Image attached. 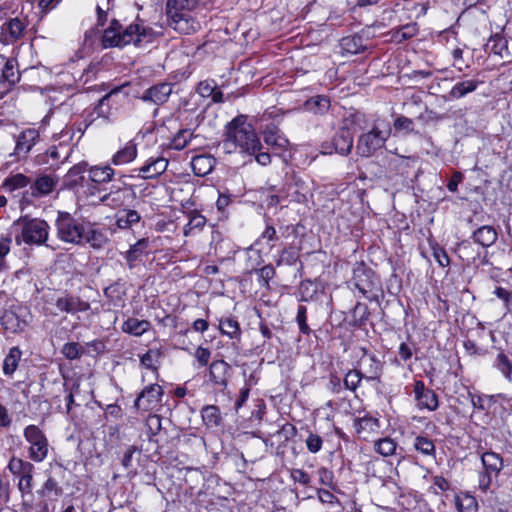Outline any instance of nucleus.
<instances>
[{"label": "nucleus", "mask_w": 512, "mask_h": 512, "mask_svg": "<svg viewBox=\"0 0 512 512\" xmlns=\"http://www.w3.org/2000/svg\"><path fill=\"white\" fill-rule=\"evenodd\" d=\"M219 147L226 154L235 152L255 154L262 147L254 127L247 121V116L239 115L225 126L224 139Z\"/></svg>", "instance_id": "obj_1"}, {"label": "nucleus", "mask_w": 512, "mask_h": 512, "mask_svg": "<svg viewBox=\"0 0 512 512\" xmlns=\"http://www.w3.org/2000/svg\"><path fill=\"white\" fill-rule=\"evenodd\" d=\"M155 32L152 28L143 24L133 23L126 27L116 19H113L107 29L104 30L102 43L105 48L124 47L129 44L141 46L153 41Z\"/></svg>", "instance_id": "obj_2"}, {"label": "nucleus", "mask_w": 512, "mask_h": 512, "mask_svg": "<svg viewBox=\"0 0 512 512\" xmlns=\"http://www.w3.org/2000/svg\"><path fill=\"white\" fill-rule=\"evenodd\" d=\"M13 228L16 231L15 241L18 245L21 243L43 245L46 243L50 231V226L45 220L27 216L14 221Z\"/></svg>", "instance_id": "obj_3"}, {"label": "nucleus", "mask_w": 512, "mask_h": 512, "mask_svg": "<svg viewBox=\"0 0 512 512\" xmlns=\"http://www.w3.org/2000/svg\"><path fill=\"white\" fill-rule=\"evenodd\" d=\"M86 224V221L75 218L69 212L58 211L55 219L57 237L65 243L80 245L84 241Z\"/></svg>", "instance_id": "obj_4"}, {"label": "nucleus", "mask_w": 512, "mask_h": 512, "mask_svg": "<svg viewBox=\"0 0 512 512\" xmlns=\"http://www.w3.org/2000/svg\"><path fill=\"white\" fill-rule=\"evenodd\" d=\"M391 133L388 123H375L370 131L359 136L356 151L361 157H371L383 148Z\"/></svg>", "instance_id": "obj_5"}, {"label": "nucleus", "mask_w": 512, "mask_h": 512, "mask_svg": "<svg viewBox=\"0 0 512 512\" xmlns=\"http://www.w3.org/2000/svg\"><path fill=\"white\" fill-rule=\"evenodd\" d=\"M23 436L29 444V458L37 463L44 461L49 451V442L44 432L31 424L24 428Z\"/></svg>", "instance_id": "obj_6"}, {"label": "nucleus", "mask_w": 512, "mask_h": 512, "mask_svg": "<svg viewBox=\"0 0 512 512\" xmlns=\"http://www.w3.org/2000/svg\"><path fill=\"white\" fill-rule=\"evenodd\" d=\"M483 471L479 472L478 488L482 492H487L492 485L493 479H496L504 467L502 457L493 452L486 451L481 455Z\"/></svg>", "instance_id": "obj_7"}, {"label": "nucleus", "mask_w": 512, "mask_h": 512, "mask_svg": "<svg viewBox=\"0 0 512 512\" xmlns=\"http://www.w3.org/2000/svg\"><path fill=\"white\" fill-rule=\"evenodd\" d=\"M15 147L9 154L14 162L26 160L32 149L41 141L40 131L26 128L14 136Z\"/></svg>", "instance_id": "obj_8"}, {"label": "nucleus", "mask_w": 512, "mask_h": 512, "mask_svg": "<svg viewBox=\"0 0 512 512\" xmlns=\"http://www.w3.org/2000/svg\"><path fill=\"white\" fill-rule=\"evenodd\" d=\"M7 467L13 475L19 477L18 489L22 498L26 495L32 496L34 465L29 461L12 457Z\"/></svg>", "instance_id": "obj_9"}, {"label": "nucleus", "mask_w": 512, "mask_h": 512, "mask_svg": "<svg viewBox=\"0 0 512 512\" xmlns=\"http://www.w3.org/2000/svg\"><path fill=\"white\" fill-rule=\"evenodd\" d=\"M352 283L365 298L372 300L375 297L373 291L378 280L374 272L363 262L357 263L353 269Z\"/></svg>", "instance_id": "obj_10"}, {"label": "nucleus", "mask_w": 512, "mask_h": 512, "mask_svg": "<svg viewBox=\"0 0 512 512\" xmlns=\"http://www.w3.org/2000/svg\"><path fill=\"white\" fill-rule=\"evenodd\" d=\"M136 198V192L131 185L113 184L109 192L99 197V203L111 208H119L129 205Z\"/></svg>", "instance_id": "obj_11"}, {"label": "nucleus", "mask_w": 512, "mask_h": 512, "mask_svg": "<svg viewBox=\"0 0 512 512\" xmlns=\"http://www.w3.org/2000/svg\"><path fill=\"white\" fill-rule=\"evenodd\" d=\"M24 308L14 302L6 303L0 315V323L3 329L9 333L22 332L27 323L24 319Z\"/></svg>", "instance_id": "obj_12"}, {"label": "nucleus", "mask_w": 512, "mask_h": 512, "mask_svg": "<svg viewBox=\"0 0 512 512\" xmlns=\"http://www.w3.org/2000/svg\"><path fill=\"white\" fill-rule=\"evenodd\" d=\"M353 138V133L348 127H341L334 134L331 141L324 142L321 145V152L327 155L338 153L346 156L353 147Z\"/></svg>", "instance_id": "obj_13"}, {"label": "nucleus", "mask_w": 512, "mask_h": 512, "mask_svg": "<svg viewBox=\"0 0 512 512\" xmlns=\"http://www.w3.org/2000/svg\"><path fill=\"white\" fill-rule=\"evenodd\" d=\"M163 394L164 391L160 385H147L135 399L134 407L145 412L154 410L161 404Z\"/></svg>", "instance_id": "obj_14"}, {"label": "nucleus", "mask_w": 512, "mask_h": 512, "mask_svg": "<svg viewBox=\"0 0 512 512\" xmlns=\"http://www.w3.org/2000/svg\"><path fill=\"white\" fill-rule=\"evenodd\" d=\"M175 83L158 82L146 90L139 97L145 103H152L156 106L164 105L168 102L174 91Z\"/></svg>", "instance_id": "obj_15"}, {"label": "nucleus", "mask_w": 512, "mask_h": 512, "mask_svg": "<svg viewBox=\"0 0 512 512\" xmlns=\"http://www.w3.org/2000/svg\"><path fill=\"white\" fill-rule=\"evenodd\" d=\"M414 394L416 405L419 409H427L434 411L438 407V397L436 393L425 387V384L421 380H417L414 383Z\"/></svg>", "instance_id": "obj_16"}, {"label": "nucleus", "mask_w": 512, "mask_h": 512, "mask_svg": "<svg viewBox=\"0 0 512 512\" xmlns=\"http://www.w3.org/2000/svg\"><path fill=\"white\" fill-rule=\"evenodd\" d=\"M57 184L55 177L51 175H41L34 183H30V187L23 193V199L29 200V198H39L50 194Z\"/></svg>", "instance_id": "obj_17"}, {"label": "nucleus", "mask_w": 512, "mask_h": 512, "mask_svg": "<svg viewBox=\"0 0 512 512\" xmlns=\"http://www.w3.org/2000/svg\"><path fill=\"white\" fill-rule=\"evenodd\" d=\"M230 371V365L224 360H215L209 367V381L223 391L227 387Z\"/></svg>", "instance_id": "obj_18"}, {"label": "nucleus", "mask_w": 512, "mask_h": 512, "mask_svg": "<svg viewBox=\"0 0 512 512\" xmlns=\"http://www.w3.org/2000/svg\"><path fill=\"white\" fill-rule=\"evenodd\" d=\"M25 26L18 18H12L1 26L0 41L4 45L13 44L23 36Z\"/></svg>", "instance_id": "obj_19"}, {"label": "nucleus", "mask_w": 512, "mask_h": 512, "mask_svg": "<svg viewBox=\"0 0 512 512\" xmlns=\"http://www.w3.org/2000/svg\"><path fill=\"white\" fill-rule=\"evenodd\" d=\"M55 306L61 312L76 314L78 312H85L90 309V304L82 300L78 296L64 295L57 298Z\"/></svg>", "instance_id": "obj_20"}, {"label": "nucleus", "mask_w": 512, "mask_h": 512, "mask_svg": "<svg viewBox=\"0 0 512 512\" xmlns=\"http://www.w3.org/2000/svg\"><path fill=\"white\" fill-rule=\"evenodd\" d=\"M264 142L279 152L285 151L289 146V140L281 130L273 123L266 125L263 130Z\"/></svg>", "instance_id": "obj_21"}, {"label": "nucleus", "mask_w": 512, "mask_h": 512, "mask_svg": "<svg viewBox=\"0 0 512 512\" xmlns=\"http://www.w3.org/2000/svg\"><path fill=\"white\" fill-rule=\"evenodd\" d=\"M66 474L65 468L61 464H57L52 470V475L48 476L43 485L44 493L58 497L62 495L63 489L60 486V480L64 479Z\"/></svg>", "instance_id": "obj_22"}, {"label": "nucleus", "mask_w": 512, "mask_h": 512, "mask_svg": "<svg viewBox=\"0 0 512 512\" xmlns=\"http://www.w3.org/2000/svg\"><path fill=\"white\" fill-rule=\"evenodd\" d=\"M20 81V72L17 61L13 58H6V65L1 70L0 83L9 90Z\"/></svg>", "instance_id": "obj_23"}, {"label": "nucleus", "mask_w": 512, "mask_h": 512, "mask_svg": "<svg viewBox=\"0 0 512 512\" xmlns=\"http://www.w3.org/2000/svg\"><path fill=\"white\" fill-rule=\"evenodd\" d=\"M168 166V161L163 157L150 159L145 165L139 168L138 176L144 179L155 178L165 172Z\"/></svg>", "instance_id": "obj_24"}, {"label": "nucleus", "mask_w": 512, "mask_h": 512, "mask_svg": "<svg viewBox=\"0 0 512 512\" xmlns=\"http://www.w3.org/2000/svg\"><path fill=\"white\" fill-rule=\"evenodd\" d=\"M137 157V145L134 141H128L125 146L118 150L111 158V163L120 166L132 162Z\"/></svg>", "instance_id": "obj_25"}, {"label": "nucleus", "mask_w": 512, "mask_h": 512, "mask_svg": "<svg viewBox=\"0 0 512 512\" xmlns=\"http://www.w3.org/2000/svg\"><path fill=\"white\" fill-rule=\"evenodd\" d=\"M379 420L365 415L354 420V428L360 438L366 439L368 434L379 429Z\"/></svg>", "instance_id": "obj_26"}, {"label": "nucleus", "mask_w": 512, "mask_h": 512, "mask_svg": "<svg viewBox=\"0 0 512 512\" xmlns=\"http://www.w3.org/2000/svg\"><path fill=\"white\" fill-rule=\"evenodd\" d=\"M360 365L364 367L365 373L364 377L367 380H375L377 379L382 371V364L376 358L375 355L372 354H364L360 360Z\"/></svg>", "instance_id": "obj_27"}, {"label": "nucleus", "mask_w": 512, "mask_h": 512, "mask_svg": "<svg viewBox=\"0 0 512 512\" xmlns=\"http://www.w3.org/2000/svg\"><path fill=\"white\" fill-rule=\"evenodd\" d=\"M472 238L475 243L487 248L497 241L498 234L492 226L485 225L474 231Z\"/></svg>", "instance_id": "obj_28"}, {"label": "nucleus", "mask_w": 512, "mask_h": 512, "mask_svg": "<svg viewBox=\"0 0 512 512\" xmlns=\"http://www.w3.org/2000/svg\"><path fill=\"white\" fill-rule=\"evenodd\" d=\"M88 171L89 180L95 184L108 183L113 179L115 171L109 165L92 166Z\"/></svg>", "instance_id": "obj_29"}, {"label": "nucleus", "mask_w": 512, "mask_h": 512, "mask_svg": "<svg viewBox=\"0 0 512 512\" xmlns=\"http://www.w3.org/2000/svg\"><path fill=\"white\" fill-rule=\"evenodd\" d=\"M105 297L114 307H123L125 303V288L120 282H115L104 290Z\"/></svg>", "instance_id": "obj_30"}, {"label": "nucleus", "mask_w": 512, "mask_h": 512, "mask_svg": "<svg viewBox=\"0 0 512 512\" xmlns=\"http://www.w3.org/2000/svg\"><path fill=\"white\" fill-rule=\"evenodd\" d=\"M151 327V323L148 320H139L137 318L130 317L122 324V331L124 333L141 336L146 333Z\"/></svg>", "instance_id": "obj_31"}, {"label": "nucleus", "mask_w": 512, "mask_h": 512, "mask_svg": "<svg viewBox=\"0 0 512 512\" xmlns=\"http://www.w3.org/2000/svg\"><path fill=\"white\" fill-rule=\"evenodd\" d=\"M215 159L208 155H197L192 158L191 167L195 175L205 176L209 174L214 166Z\"/></svg>", "instance_id": "obj_32"}, {"label": "nucleus", "mask_w": 512, "mask_h": 512, "mask_svg": "<svg viewBox=\"0 0 512 512\" xmlns=\"http://www.w3.org/2000/svg\"><path fill=\"white\" fill-rule=\"evenodd\" d=\"M485 51L503 58L504 56L508 55L507 40L498 33L494 34L488 39L485 45Z\"/></svg>", "instance_id": "obj_33"}, {"label": "nucleus", "mask_w": 512, "mask_h": 512, "mask_svg": "<svg viewBox=\"0 0 512 512\" xmlns=\"http://www.w3.org/2000/svg\"><path fill=\"white\" fill-rule=\"evenodd\" d=\"M116 226L119 229H129L141 220V216L136 210L123 209L116 213Z\"/></svg>", "instance_id": "obj_34"}, {"label": "nucleus", "mask_w": 512, "mask_h": 512, "mask_svg": "<svg viewBox=\"0 0 512 512\" xmlns=\"http://www.w3.org/2000/svg\"><path fill=\"white\" fill-rule=\"evenodd\" d=\"M118 95V90L114 89L109 93L105 94L99 101L98 104L94 108V113L97 114L98 117L109 119L112 115V101L115 96Z\"/></svg>", "instance_id": "obj_35"}, {"label": "nucleus", "mask_w": 512, "mask_h": 512, "mask_svg": "<svg viewBox=\"0 0 512 512\" xmlns=\"http://www.w3.org/2000/svg\"><path fill=\"white\" fill-rule=\"evenodd\" d=\"M203 423L208 428H216L222 424V416L220 410L215 405L204 406L201 410Z\"/></svg>", "instance_id": "obj_36"}, {"label": "nucleus", "mask_w": 512, "mask_h": 512, "mask_svg": "<svg viewBox=\"0 0 512 512\" xmlns=\"http://www.w3.org/2000/svg\"><path fill=\"white\" fill-rule=\"evenodd\" d=\"M481 82L478 80H465L456 83L449 92L451 99H460L474 92Z\"/></svg>", "instance_id": "obj_37"}, {"label": "nucleus", "mask_w": 512, "mask_h": 512, "mask_svg": "<svg viewBox=\"0 0 512 512\" xmlns=\"http://www.w3.org/2000/svg\"><path fill=\"white\" fill-rule=\"evenodd\" d=\"M149 244L148 239L142 238L138 240L135 244L131 245L129 250L125 253V259L127 261L129 269H133L135 267V263L140 257L141 254L147 249Z\"/></svg>", "instance_id": "obj_38"}, {"label": "nucleus", "mask_w": 512, "mask_h": 512, "mask_svg": "<svg viewBox=\"0 0 512 512\" xmlns=\"http://www.w3.org/2000/svg\"><path fill=\"white\" fill-rule=\"evenodd\" d=\"M330 108V100L327 96L317 95L305 102V109L314 114H324Z\"/></svg>", "instance_id": "obj_39"}, {"label": "nucleus", "mask_w": 512, "mask_h": 512, "mask_svg": "<svg viewBox=\"0 0 512 512\" xmlns=\"http://www.w3.org/2000/svg\"><path fill=\"white\" fill-rule=\"evenodd\" d=\"M414 449L424 456L435 457L436 448L432 439L425 435H417L413 442Z\"/></svg>", "instance_id": "obj_40"}, {"label": "nucleus", "mask_w": 512, "mask_h": 512, "mask_svg": "<svg viewBox=\"0 0 512 512\" xmlns=\"http://www.w3.org/2000/svg\"><path fill=\"white\" fill-rule=\"evenodd\" d=\"M22 352L19 347H12L3 361V373L7 376H12L16 371Z\"/></svg>", "instance_id": "obj_41"}, {"label": "nucleus", "mask_w": 512, "mask_h": 512, "mask_svg": "<svg viewBox=\"0 0 512 512\" xmlns=\"http://www.w3.org/2000/svg\"><path fill=\"white\" fill-rule=\"evenodd\" d=\"M28 185H30V178L22 173L12 174L2 182V187L9 192L25 188Z\"/></svg>", "instance_id": "obj_42"}, {"label": "nucleus", "mask_w": 512, "mask_h": 512, "mask_svg": "<svg viewBox=\"0 0 512 512\" xmlns=\"http://www.w3.org/2000/svg\"><path fill=\"white\" fill-rule=\"evenodd\" d=\"M83 242L90 244L93 248L99 249L105 245L107 239L101 231L93 229L92 225L87 222Z\"/></svg>", "instance_id": "obj_43"}, {"label": "nucleus", "mask_w": 512, "mask_h": 512, "mask_svg": "<svg viewBox=\"0 0 512 512\" xmlns=\"http://www.w3.org/2000/svg\"><path fill=\"white\" fill-rule=\"evenodd\" d=\"M88 169V164L86 162H80L71 167L67 173V182L70 187H74L82 184L84 181V173Z\"/></svg>", "instance_id": "obj_44"}, {"label": "nucleus", "mask_w": 512, "mask_h": 512, "mask_svg": "<svg viewBox=\"0 0 512 512\" xmlns=\"http://www.w3.org/2000/svg\"><path fill=\"white\" fill-rule=\"evenodd\" d=\"M219 329L222 334L229 336L231 339H239L241 334L239 323L233 318L221 319Z\"/></svg>", "instance_id": "obj_45"}, {"label": "nucleus", "mask_w": 512, "mask_h": 512, "mask_svg": "<svg viewBox=\"0 0 512 512\" xmlns=\"http://www.w3.org/2000/svg\"><path fill=\"white\" fill-rule=\"evenodd\" d=\"M342 48L351 54H358L364 50L363 39L358 35L344 37L341 40Z\"/></svg>", "instance_id": "obj_46"}, {"label": "nucleus", "mask_w": 512, "mask_h": 512, "mask_svg": "<svg viewBox=\"0 0 512 512\" xmlns=\"http://www.w3.org/2000/svg\"><path fill=\"white\" fill-rule=\"evenodd\" d=\"M456 508L459 512H477L478 503L475 497L465 494L456 497Z\"/></svg>", "instance_id": "obj_47"}, {"label": "nucleus", "mask_w": 512, "mask_h": 512, "mask_svg": "<svg viewBox=\"0 0 512 512\" xmlns=\"http://www.w3.org/2000/svg\"><path fill=\"white\" fill-rule=\"evenodd\" d=\"M374 447L379 454L387 457L395 454L397 443L393 439L385 437L376 441Z\"/></svg>", "instance_id": "obj_48"}, {"label": "nucleus", "mask_w": 512, "mask_h": 512, "mask_svg": "<svg viewBox=\"0 0 512 512\" xmlns=\"http://www.w3.org/2000/svg\"><path fill=\"white\" fill-rule=\"evenodd\" d=\"M161 353L159 350L150 349L144 355L141 356L140 362L147 369L157 371L160 364Z\"/></svg>", "instance_id": "obj_49"}, {"label": "nucleus", "mask_w": 512, "mask_h": 512, "mask_svg": "<svg viewBox=\"0 0 512 512\" xmlns=\"http://www.w3.org/2000/svg\"><path fill=\"white\" fill-rule=\"evenodd\" d=\"M418 33V26L416 23H409L398 30H396L393 34V38L397 42H403L414 37Z\"/></svg>", "instance_id": "obj_50"}, {"label": "nucleus", "mask_w": 512, "mask_h": 512, "mask_svg": "<svg viewBox=\"0 0 512 512\" xmlns=\"http://www.w3.org/2000/svg\"><path fill=\"white\" fill-rule=\"evenodd\" d=\"M363 378H365L364 374L360 370L352 369L344 377V386L346 389L354 392L359 387Z\"/></svg>", "instance_id": "obj_51"}, {"label": "nucleus", "mask_w": 512, "mask_h": 512, "mask_svg": "<svg viewBox=\"0 0 512 512\" xmlns=\"http://www.w3.org/2000/svg\"><path fill=\"white\" fill-rule=\"evenodd\" d=\"M193 133L189 129L180 130L171 141V148L176 150L184 149L191 141Z\"/></svg>", "instance_id": "obj_52"}, {"label": "nucleus", "mask_w": 512, "mask_h": 512, "mask_svg": "<svg viewBox=\"0 0 512 512\" xmlns=\"http://www.w3.org/2000/svg\"><path fill=\"white\" fill-rule=\"evenodd\" d=\"M495 367L508 381L512 380V363L504 353L497 355Z\"/></svg>", "instance_id": "obj_53"}, {"label": "nucleus", "mask_w": 512, "mask_h": 512, "mask_svg": "<svg viewBox=\"0 0 512 512\" xmlns=\"http://www.w3.org/2000/svg\"><path fill=\"white\" fill-rule=\"evenodd\" d=\"M369 310L366 304L358 302L352 312V317L354 324L357 326H362L366 323L369 318Z\"/></svg>", "instance_id": "obj_54"}, {"label": "nucleus", "mask_w": 512, "mask_h": 512, "mask_svg": "<svg viewBox=\"0 0 512 512\" xmlns=\"http://www.w3.org/2000/svg\"><path fill=\"white\" fill-rule=\"evenodd\" d=\"M206 224V218L200 213L193 211L189 214V222L184 228V234L187 236L193 229H201Z\"/></svg>", "instance_id": "obj_55"}, {"label": "nucleus", "mask_w": 512, "mask_h": 512, "mask_svg": "<svg viewBox=\"0 0 512 512\" xmlns=\"http://www.w3.org/2000/svg\"><path fill=\"white\" fill-rule=\"evenodd\" d=\"M12 243V235L10 233L1 235L0 238V272L6 268L5 257L10 252V246Z\"/></svg>", "instance_id": "obj_56"}, {"label": "nucleus", "mask_w": 512, "mask_h": 512, "mask_svg": "<svg viewBox=\"0 0 512 512\" xmlns=\"http://www.w3.org/2000/svg\"><path fill=\"white\" fill-rule=\"evenodd\" d=\"M145 425L147 427V435L151 440L153 436L157 435L161 430L160 416L153 414L149 415L146 419Z\"/></svg>", "instance_id": "obj_57"}, {"label": "nucleus", "mask_w": 512, "mask_h": 512, "mask_svg": "<svg viewBox=\"0 0 512 512\" xmlns=\"http://www.w3.org/2000/svg\"><path fill=\"white\" fill-rule=\"evenodd\" d=\"M417 162V159L415 157H403L400 156L397 159L394 160V167L395 169L402 175L408 173V169L413 167L415 163Z\"/></svg>", "instance_id": "obj_58"}, {"label": "nucleus", "mask_w": 512, "mask_h": 512, "mask_svg": "<svg viewBox=\"0 0 512 512\" xmlns=\"http://www.w3.org/2000/svg\"><path fill=\"white\" fill-rule=\"evenodd\" d=\"M298 260L297 252L293 247L284 248L280 254V257L277 261V265L285 264L292 266Z\"/></svg>", "instance_id": "obj_59"}, {"label": "nucleus", "mask_w": 512, "mask_h": 512, "mask_svg": "<svg viewBox=\"0 0 512 512\" xmlns=\"http://www.w3.org/2000/svg\"><path fill=\"white\" fill-rule=\"evenodd\" d=\"M296 322L302 334L308 335L311 332L307 324V308L303 305L298 306Z\"/></svg>", "instance_id": "obj_60"}, {"label": "nucleus", "mask_w": 512, "mask_h": 512, "mask_svg": "<svg viewBox=\"0 0 512 512\" xmlns=\"http://www.w3.org/2000/svg\"><path fill=\"white\" fill-rule=\"evenodd\" d=\"M306 447L310 453H318L323 446V439L320 435L309 432L307 439L305 440Z\"/></svg>", "instance_id": "obj_61"}, {"label": "nucleus", "mask_w": 512, "mask_h": 512, "mask_svg": "<svg viewBox=\"0 0 512 512\" xmlns=\"http://www.w3.org/2000/svg\"><path fill=\"white\" fill-rule=\"evenodd\" d=\"M258 277H259V283L261 286L269 287V281L274 277L275 275V269L272 265H265L259 270H256Z\"/></svg>", "instance_id": "obj_62"}, {"label": "nucleus", "mask_w": 512, "mask_h": 512, "mask_svg": "<svg viewBox=\"0 0 512 512\" xmlns=\"http://www.w3.org/2000/svg\"><path fill=\"white\" fill-rule=\"evenodd\" d=\"M62 353L69 360L78 359L81 354V346L75 342L66 343L62 348Z\"/></svg>", "instance_id": "obj_63"}, {"label": "nucleus", "mask_w": 512, "mask_h": 512, "mask_svg": "<svg viewBox=\"0 0 512 512\" xmlns=\"http://www.w3.org/2000/svg\"><path fill=\"white\" fill-rule=\"evenodd\" d=\"M432 250H433V257L436 260V262L439 264V266H441V267L449 266L450 259H449V256L447 255L444 248H442L438 245H433Z\"/></svg>", "instance_id": "obj_64"}]
</instances>
